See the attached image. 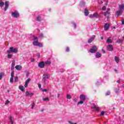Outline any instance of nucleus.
Wrapping results in <instances>:
<instances>
[{
  "label": "nucleus",
  "mask_w": 124,
  "mask_h": 124,
  "mask_svg": "<svg viewBox=\"0 0 124 124\" xmlns=\"http://www.w3.org/2000/svg\"><path fill=\"white\" fill-rule=\"evenodd\" d=\"M124 41V40H121V39H119L118 41H117V42L118 43H122V42H123Z\"/></svg>",
  "instance_id": "obj_37"
},
{
  "label": "nucleus",
  "mask_w": 124,
  "mask_h": 124,
  "mask_svg": "<svg viewBox=\"0 0 124 124\" xmlns=\"http://www.w3.org/2000/svg\"><path fill=\"white\" fill-rule=\"evenodd\" d=\"M112 42H113V41L111 39V37H109L107 40V43L110 44L112 43Z\"/></svg>",
  "instance_id": "obj_18"
},
{
  "label": "nucleus",
  "mask_w": 124,
  "mask_h": 124,
  "mask_svg": "<svg viewBox=\"0 0 124 124\" xmlns=\"http://www.w3.org/2000/svg\"><path fill=\"white\" fill-rule=\"evenodd\" d=\"M122 13H123L122 11L120 10V11H118L116 12V14L117 16H120V15H122Z\"/></svg>",
  "instance_id": "obj_21"
},
{
  "label": "nucleus",
  "mask_w": 124,
  "mask_h": 124,
  "mask_svg": "<svg viewBox=\"0 0 124 124\" xmlns=\"http://www.w3.org/2000/svg\"><path fill=\"white\" fill-rule=\"evenodd\" d=\"M110 93H111L110 92V91H108L106 93V95H110Z\"/></svg>",
  "instance_id": "obj_36"
},
{
  "label": "nucleus",
  "mask_w": 124,
  "mask_h": 124,
  "mask_svg": "<svg viewBox=\"0 0 124 124\" xmlns=\"http://www.w3.org/2000/svg\"><path fill=\"white\" fill-rule=\"evenodd\" d=\"M40 54H39L38 55V57H40Z\"/></svg>",
  "instance_id": "obj_61"
},
{
  "label": "nucleus",
  "mask_w": 124,
  "mask_h": 124,
  "mask_svg": "<svg viewBox=\"0 0 124 124\" xmlns=\"http://www.w3.org/2000/svg\"><path fill=\"white\" fill-rule=\"evenodd\" d=\"M15 68L16 69V70H18V71H20L22 70L23 67H22V66L20 65H17L16 66Z\"/></svg>",
  "instance_id": "obj_14"
},
{
  "label": "nucleus",
  "mask_w": 124,
  "mask_h": 124,
  "mask_svg": "<svg viewBox=\"0 0 124 124\" xmlns=\"http://www.w3.org/2000/svg\"><path fill=\"white\" fill-rule=\"evenodd\" d=\"M120 91V88H116L115 90V92L116 93H119V92Z\"/></svg>",
  "instance_id": "obj_30"
},
{
  "label": "nucleus",
  "mask_w": 124,
  "mask_h": 124,
  "mask_svg": "<svg viewBox=\"0 0 124 124\" xmlns=\"http://www.w3.org/2000/svg\"><path fill=\"white\" fill-rule=\"evenodd\" d=\"M12 66H15V61H13L12 62Z\"/></svg>",
  "instance_id": "obj_40"
},
{
  "label": "nucleus",
  "mask_w": 124,
  "mask_h": 124,
  "mask_svg": "<svg viewBox=\"0 0 124 124\" xmlns=\"http://www.w3.org/2000/svg\"><path fill=\"white\" fill-rule=\"evenodd\" d=\"M90 18H99L100 16L97 13H94L93 14H91L89 15Z\"/></svg>",
  "instance_id": "obj_5"
},
{
  "label": "nucleus",
  "mask_w": 124,
  "mask_h": 124,
  "mask_svg": "<svg viewBox=\"0 0 124 124\" xmlns=\"http://www.w3.org/2000/svg\"><path fill=\"white\" fill-rule=\"evenodd\" d=\"M43 101H49V98L46 97V98H44L43 99Z\"/></svg>",
  "instance_id": "obj_29"
},
{
  "label": "nucleus",
  "mask_w": 124,
  "mask_h": 124,
  "mask_svg": "<svg viewBox=\"0 0 124 124\" xmlns=\"http://www.w3.org/2000/svg\"><path fill=\"white\" fill-rule=\"evenodd\" d=\"M79 98L81 100H86V99H87L86 98V96L85 95H83V94H81L79 96Z\"/></svg>",
  "instance_id": "obj_16"
},
{
  "label": "nucleus",
  "mask_w": 124,
  "mask_h": 124,
  "mask_svg": "<svg viewBox=\"0 0 124 124\" xmlns=\"http://www.w3.org/2000/svg\"><path fill=\"white\" fill-rule=\"evenodd\" d=\"M69 51H70L69 47H67L66 48V52H69Z\"/></svg>",
  "instance_id": "obj_44"
},
{
  "label": "nucleus",
  "mask_w": 124,
  "mask_h": 124,
  "mask_svg": "<svg viewBox=\"0 0 124 124\" xmlns=\"http://www.w3.org/2000/svg\"><path fill=\"white\" fill-rule=\"evenodd\" d=\"M98 48L96 46H93L89 50L90 53H94L96 52H97Z\"/></svg>",
  "instance_id": "obj_4"
},
{
  "label": "nucleus",
  "mask_w": 124,
  "mask_h": 124,
  "mask_svg": "<svg viewBox=\"0 0 124 124\" xmlns=\"http://www.w3.org/2000/svg\"><path fill=\"white\" fill-rule=\"evenodd\" d=\"M11 124H14V122H12Z\"/></svg>",
  "instance_id": "obj_62"
},
{
  "label": "nucleus",
  "mask_w": 124,
  "mask_h": 124,
  "mask_svg": "<svg viewBox=\"0 0 124 124\" xmlns=\"http://www.w3.org/2000/svg\"><path fill=\"white\" fill-rule=\"evenodd\" d=\"M102 50L103 53L104 54H105V50H104V49H102Z\"/></svg>",
  "instance_id": "obj_54"
},
{
  "label": "nucleus",
  "mask_w": 124,
  "mask_h": 124,
  "mask_svg": "<svg viewBox=\"0 0 124 124\" xmlns=\"http://www.w3.org/2000/svg\"><path fill=\"white\" fill-rule=\"evenodd\" d=\"M102 10H106V7L103 6L102 7Z\"/></svg>",
  "instance_id": "obj_47"
},
{
  "label": "nucleus",
  "mask_w": 124,
  "mask_h": 124,
  "mask_svg": "<svg viewBox=\"0 0 124 124\" xmlns=\"http://www.w3.org/2000/svg\"><path fill=\"white\" fill-rule=\"evenodd\" d=\"M15 82H18V77H16L15 78Z\"/></svg>",
  "instance_id": "obj_42"
},
{
  "label": "nucleus",
  "mask_w": 124,
  "mask_h": 124,
  "mask_svg": "<svg viewBox=\"0 0 124 124\" xmlns=\"http://www.w3.org/2000/svg\"><path fill=\"white\" fill-rule=\"evenodd\" d=\"M34 94L33 93H30L29 91H27L25 93L26 96H29L30 97H31Z\"/></svg>",
  "instance_id": "obj_9"
},
{
  "label": "nucleus",
  "mask_w": 124,
  "mask_h": 124,
  "mask_svg": "<svg viewBox=\"0 0 124 124\" xmlns=\"http://www.w3.org/2000/svg\"><path fill=\"white\" fill-rule=\"evenodd\" d=\"M84 15L85 16H88L89 15V10L87 9L84 10Z\"/></svg>",
  "instance_id": "obj_20"
},
{
  "label": "nucleus",
  "mask_w": 124,
  "mask_h": 124,
  "mask_svg": "<svg viewBox=\"0 0 124 124\" xmlns=\"http://www.w3.org/2000/svg\"><path fill=\"white\" fill-rule=\"evenodd\" d=\"M104 113H105V111H102L100 113L101 116H104Z\"/></svg>",
  "instance_id": "obj_45"
},
{
  "label": "nucleus",
  "mask_w": 124,
  "mask_h": 124,
  "mask_svg": "<svg viewBox=\"0 0 124 124\" xmlns=\"http://www.w3.org/2000/svg\"><path fill=\"white\" fill-rule=\"evenodd\" d=\"M7 58L8 59H11V58H12V55L11 54H8L7 55Z\"/></svg>",
  "instance_id": "obj_31"
},
{
  "label": "nucleus",
  "mask_w": 124,
  "mask_h": 124,
  "mask_svg": "<svg viewBox=\"0 0 124 124\" xmlns=\"http://www.w3.org/2000/svg\"><path fill=\"white\" fill-rule=\"evenodd\" d=\"M9 6V1H6L5 2V7L4 8V11H6L7 10V9L8 8V7Z\"/></svg>",
  "instance_id": "obj_8"
},
{
  "label": "nucleus",
  "mask_w": 124,
  "mask_h": 124,
  "mask_svg": "<svg viewBox=\"0 0 124 124\" xmlns=\"http://www.w3.org/2000/svg\"><path fill=\"white\" fill-rule=\"evenodd\" d=\"M38 88H39V89H41V85L40 84H38Z\"/></svg>",
  "instance_id": "obj_50"
},
{
  "label": "nucleus",
  "mask_w": 124,
  "mask_h": 124,
  "mask_svg": "<svg viewBox=\"0 0 124 124\" xmlns=\"http://www.w3.org/2000/svg\"><path fill=\"white\" fill-rule=\"evenodd\" d=\"M45 65L46 64L47 65H49V64H51V62L50 61H46L45 62Z\"/></svg>",
  "instance_id": "obj_24"
},
{
  "label": "nucleus",
  "mask_w": 124,
  "mask_h": 124,
  "mask_svg": "<svg viewBox=\"0 0 124 124\" xmlns=\"http://www.w3.org/2000/svg\"><path fill=\"white\" fill-rule=\"evenodd\" d=\"M33 40H34V41L33 42V45L34 46H37L38 47H43V45H42V44L38 42V38H37V37H35L34 36H33Z\"/></svg>",
  "instance_id": "obj_2"
},
{
  "label": "nucleus",
  "mask_w": 124,
  "mask_h": 124,
  "mask_svg": "<svg viewBox=\"0 0 124 124\" xmlns=\"http://www.w3.org/2000/svg\"><path fill=\"white\" fill-rule=\"evenodd\" d=\"M17 52L18 49L14 48L13 47H10L9 50L7 51V53H8V54H10L11 53H14V54H16L17 53Z\"/></svg>",
  "instance_id": "obj_3"
},
{
  "label": "nucleus",
  "mask_w": 124,
  "mask_h": 124,
  "mask_svg": "<svg viewBox=\"0 0 124 124\" xmlns=\"http://www.w3.org/2000/svg\"><path fill=\"white\" fill-rule=\"evenodd\" d=\"M114 60L117 63H119V62H120V60L119 59V58L117 56H115L114 57Z\"/></svg>",
  "instance_id": "obj_22"
},
{
  "label": "nucleus",
  "mask_w": 124,
  "mask_h": 124,
  "mask_svg": "<svg viewBox=\"0 0 124 124\" xmlns=\"http://www.w3.org/2000/svg\"><path fill=\"white\" fill-rule=\"evenodd\" d=\"M116 82L117 83H120V80H117Z\"/></svg>",
  "instance_id": "obj_60"
},
{
  "label": "nucleus",
  "mask_w": 124,
  "mask_h": 124,
  "mask_svg": "<svg viewBox=\"0 0 124 124\" xmlns=\"http://www.w3.org/2000/svg\"><path fill=\"white\" fill-rule=\"evenodd\" d=\"M10 102H9L8 100H7L5 101V104L6 105H7V104H9Z\"/></svg>",
  "instance_id": "obj_41"
},
{
  "label": "nucleus",
  "mask_w": 124,
  "mask_h": 124,
  "mask_svg": "<svg viewBox=\"0 0 124 124\" xmlns=\"http://www.w3.org/2000/svg\"><path fill=\"white\" fill-rule=\"evenodd\" d=\"M9 120L11 123H13V120H12V116H10L9 117Z\"/></svg>",
  "instance_id": "obj_28"
},
{
  "label": "nucleus",
  "mask_w": 124,
  "mask_h": 124,
  "mask_svg": "<svg viewBox=\"0 0 124 124\" xmlns=\"http://www.w3.org/2000/svg\"><path fill=\"white\" fill-rule=\"evenodd\" d=\"M67 98L68 99H71V98H72V96H71V95L67 94Z\"/></svg>",
  "instance_id": "obj_25"
},
{
  "label": "nucleus",
  "mask_w": 124,
  "mask_h": 124,
  "mask_svg": "<svg viewBox=\"0 0 124 124\" xmlns=\"http://www.w3.org/2000/svg\"><path fill=\"white\" fill-rule=\"evenodd\" d=\"M60 94H58V95H57V97H58V98L60 97Z\"/></svg>",
  "instance_id": "obj_58"
},
{
  "label": "nucleus",
  "mask_w": 124,
  "mask_h": 124,
  "mask_svg": "<svg viewBox=\"0 0 124 124\" xmlns=\"http://www.w3.org/2000/svg\"><path fill=\"white\" fill-rule=\"evenodd\" d=\"M105 124H106V122H105Z\"/></svg>",
  "instance_id": "obj_64"
},
{
  "label": "nucleus",
  "mask_w": 124,
  "mask_h": 124,
  "mask_svg": "<svg viewBox=\"0 0 124 124\" xmlns=\"http://www.w3.org/2000/svg\"><path fill=\"white\" fill-rule=\"evenodd\" d=\"M50 78V75L48 74H44L43 75V78L42 82L43 83V87H46L48 84H49V80L47 79Z\"/></svg>",
  "instance_id": "obj_1"
},
{
  "label": "nucleus",
  "mask_w": 124,
  "mask_h": 124,
  "mask_svg": "<svg viewBox=\"0 0 124 124\" xmlns=\"http://www.w3.org/2000/svg\"><path fill=\"white\" fill-rule=\"evenodd\" d=\"M101 39H102V40H103V39H104L103 37H101Z\"/></svg>",
  "instance_id": "obj_59"
},
{
  "label": "nucleus",
  "mask_w": 124,
  "mask_h": 124,
  "mask_svg": "<svg viewBox=\"0 0 124 124\" xmlns=\"http://www.w3.org/2000/svg\"><path fill=\"white\" fill-rule=\"evenodd\" d=\"M107 49L108 51H113V46L108 45L107 46Z\"/></svg>",
  "instance_id": "obj_15"
},
{
  "label": "nucleus",
  "mask_w": 124,
  "mask_h": 124,
  "mask_svg": "<svg viewBox=\"0 0 124 124\" xmlns=\"http://www.w3.org/2000/svg\"><path fill=\"white\" fill-rule=\"evenodd\" d=\"M101 56H102L101 53L99 52H97L96 53L95 58H101Z\"/></svg>",
  "instance_id": "obj_19"
},
{
  "label": "nucleus",
  "mask_w": 124,
  "mask_h": 124,
  "mask_svg": "<svg viewBox=\"0 0 124 124\" xmlns=\"http://www.w3.org/2000/svg\"><path fill=\"white\" fill-rule=\"evenodd\" d=\"M42 92H47V90L46 89H42Z\"/></svg>",
  "instance_id": "obj_51"
},
{
  "label": "nucleus",
  "mask_w": 124,
  "mask_h": 124,
  "mask_svg": "<svg viewBox=\"0 0 124 124\" xmlns=\"http://www.w3.org/2000/svg\"><path fill=\"white\" fill-rule=\"evenodd\" d=\"M92 108H93L96 111H99L100 110V108L96 107V106L94 104H92Z\"/></svg>",
  "instance_id": "obj_13"
},
{
  "label": "nucleus",
  "mask_w": 124,
  "mask_h": 124,
  "mask_svg": "<svg viewBox=\"0 0 124 124\" xmlns=\"http://www.w3.org/2000/svg\"><path fill=\"white\" fill-rule=\"evenodd\" d=\"M19 89L21 91V92H25V89H24V86H19Z\"/></svg>",
  "instance_id": "obj_23"
},
{
  "label": "nucleus",
  "mask_w": 124,
  "mask_h": 124,
  "mask_svg": "<svg viewBox=\"0 0 124 124\" xmlns=\"http://www.w3.org/2000/svg\"><path fill=\"white\" fill-rule=\"evenodd\" d=\"M68 123H69V124H77V123H74L72 122V121H68Z\"/></svg>",
  "instance_id": "obj_43"
},
{
  "label": "nucleus",
  "mask_w": 124,
  "mask_h": 124,
  "mask_svg": "<svg viewBox=\"0 0 124 124\" xmlns=\"http://www.w3.org/2000/svg\"><path fill=\"white\" fill-rule=\"evenodd\" d=\"M19 15L20 14L17 11H15L12 13V16L14 17V18H19Z\"/></svg>",
  "instance_id": "obj_6"
},
{
  "label": "nucleus",
  "mask_w": 124,
  "mask_h": 124,
  "mask_svg": "<svg viewBox=\"0 0 124 124\" xmlns=\"http://www.w3.org/2000/svg\"><path fill=\"white\" fill-rule=\"evenodd\" d=\"M45 66V63L44 62H41L38 63V67H40V68H44Z\"/></svg>",
  "instance_id": "obj_7"
},
{
  "label": "nucleus",
  "mask_w": 124,
  "mask_h": 124,
  "mask_svg": "<svg viewBox=\"0 0 124 124\" xmlns=\"http://www.w3.org/2000/svg\"><path fill=\"white\" fill-rule=\"evenodd\" d=\"M73 26L74 27L75 29H76L77 25H76V24H75V23L73 22L72 23Z\"/></svg>",
  "instance_id": "obj_35"
},
{
  "label": "nucleus",
  "mask_w": 124,
  "mask_h": 124,
  "mask_svg": "<svg viewBox=\"0 0 124 124\" xmlns=\"http://www.w3.org/2000/svg\"><path fill=\"white\" fill-rule=\"evenodd\" d=\"M3 75H4V74L3 72L0 73V80H1V79H2V76H3Z\"/></svg>",
  "instance_id": "obj_26"
},
{
  "label": "nucleus",
  "mask_w": 124,
  "mask_h": 124,
  "mask_svg": "<svg viewBox=\"0 0 124 124\" xmlns=\"http://www.w3.org/2000/svg\"><path fill=\"white\" fill-rule=\"evenodd\" d=\"M11 70H13V69H14V66H11Z\"/></svg>",
  "instance_id": "obj_49"
},
{
  "label": "nucleus",
  "mask_w": 124,
  "mask_h": 124,
  "mask_svg": "<svg viewBox=\"0 0 124 124\" xmlns=\"http://www.w3.org/2000/svg\"><path fill=\"white\" fill-rule=\"evenodd\" d=\"M119 7L120 10L123 12V11H124V4H122L121 5H119Z\"/></svg>",
  "instance_id": "obj_17"
},
{
  "label": "nucleus",
  "mask_w": 124,
  "mask_h": 124,
  "mask_svg": "<svg viewBox=\"0 0 124 124\" xmlns=\"http://www.w3.org/2000/svg\"><path fill=\"white\" fill-rule=\"evenodd\" d=\"M41 20H42V19L41 18V17L40 16L37 17V21H38V22H40Z\"/></svg>",
  "instance_id": "obj_27"
},
{
  "label": "nucleus",
  "mask_w": 124,
  "mask_h": 124,
  "mask_svg": "<svg viewBox=\"0 0 124 124\" xmlns=\"http://www.w3.org/2000/svg\"><path fill=\"white\" fill-rule=\"evenodd\" d=\"M94 38H95V36H94L91 37L90 39H89L88 43H92V42L94 40Z\"/></svg>",
  "instance_id": "obj_12"
},
{
  "label": "nucleus",
  "mask_w": 124,
  "mask_h": 124,
  "mask_svg": "<svg viewBox=\"0 0 124 124\" xmlns=\"http://www.w3.org/2000/svg\"><path fill=\"white\" fill-rule=\"evenodd\" d=\"M34 106H35V104H34V103H32L31 108L33 109V108H34Z\"/></svg>",
  "instance_id": "obj_38"
},
{
  "label": "nucleus",
  "mask_w": 124,
  "mask_h": 124,
  "mask_svg": "<svg viewBox=\"0 0 124 124\" xmlns=\"http://www.w3.org/2000/svg\"><path fill=\"white\" fill-rule=\"evenodd\" d=\"M4 5V2H0V6L2 7V6H3Z\"/></svg>",
  "instance_id": "obj_32"
},
{
  "label": "nucleus",
  "mask_w": 124,
  "mask_h": 124,
  "mask_svg": "<svg viewBox=\"0 0 124 124\" xmlns=\"http://www.w3.org/2000/svg\"><path fill=\"white\" fill-rule=\"evenodd\" d=\"M104 28L105 31H108V30H109V28H110V24L108 23H105Z\"/></svg>",
  "instance_id": "obj_10"
},
{
  "label": "nucleus",
  "mask_w": 124,
  "mask_h": 124,
  "mask_svg": "<svg viewBox=\"0 0 124 124\" xmlns=\"http://www.w3.org/2000/svg\"><path fill=\"white\" fill-rule=\"evenodd\" d=\"M61 73H63V71H61Z\"/></svg>",
  "instance_id": "obj_63"
},
{
  "label": "nucleus",
  "mask_w": 124,
  "mask_h": 124,
  "mask_svg": "<svg viewBox=\"0 0 124 124\" xmlns=\"http://www.w3.org/2000/svg\"><path fill=\"white\" fill-rule=\"evenodd\" d=\"M13 80H14L13 78V77H11L10 79V83H13Z\"/></svg>",
  "instance_id": "obj_39"
},
{
  "label": "nucleus",
  "mask_w": 124,
  "mask_h": 124,
  "mask_svg": "<svg viewBox=\"0 0 124 124\" xmlns=\"http://www.w3.org/2000/svg\"><path fill=\"white\" fill-rule=\"evenodd\" d=\"M11 77H14V73L13 72H12L11 73Z\"/></svg>",
  "instance_id": "obj_46"
},
{
  "label": "nucleus",
  "mask_w": 124,
  "mask_h": 124,
  "mask_svg": "<svg viewBox=\"0 0 124 124\" xmlns=\"http://www.w3.org/2000/svg\"><path fill=\"white\" fill-rule=\"evenodd\" d=\"M107 14H108V15L110 14V13L109 12V11H107V12L104 13V15L105 16H106V15H107Z\"/></svg>",
  "instance_id": "obj_33"
},
{
  "label": "nucleus",
  "mask_w": 124,
  "mask_h": 124,
  "mask_svg": "<svg viewBox=\"0 0 124 124\" xmlns=\"http://www.w3.org/2000/svg\"><path fill=\"white\" fill-rule=\"evenodd\" d=\"M83 103H84V101H80L79 102H78V105H79L80 104H83Z\"/></svg>",
  "instance_id": "obj_34"
},
{
  "label": "nucleus",
  "mask_w": 124,
  "mask_h": 124,
  "mask_svg": "<svg viewBox=\"0 0 124 124\" xmlns=\"http://www.w3.org/2000/svg\"><path fill=\"white\" fill-rule=\"evenodd\" d=\"M31 81V78H28L25 82V84L24 85L25 88H28V86L29 85V83Z\"/></svg>",
  "instance_id": "obj_11"
},
{
  "label": "nucleus",
  "mask_w": 124,
  "mask_h": 124,
  "mask_svg": "<svg viewBox=\"0 0 124 124\" xmlns=\"http://www.w3.org/2000/svg\"><path fill=\"white\" fill-rule=\"evenodd\" d=\"M34 61H35L34 59H32L31 60V62H34Z\"/></svg>",
  "instance_id": "obj_53"
},
{
  "label": "nucleus",
  "mask_w": 124,
  "mask_h": 124,
  "mask_svg": "<svg viewBox=\"0 0 124 124\" xmlns=\"http://www.w3.org/2000/svg\"><path fill=\"white\" fill-rule=\"evenodd\" d=\"M122 25H124V20L122 21Z\"/></svg>",
  "instance_id": "obj_57"
},
{
  "label": "nucleus",
  "mask_w": 124,
  "mask_h": 124,
  "mask_svg": "<svg viewBox=\"0 0 124 124\" xmlns=\"http://www.w3.org/2000/svg\"><path fill=\"white\" fill-rule=\"evenodd\" d=\"M40 37H41V38H43V34L42 33L40 34Z\"/></svg>",
  "instance_id": "obj_48"
},
{
  "label": "nucleus",
  "mask_w": 124,
  "mask_h": 124,
  "mask_svg": "<svg viewBox=\"0 0 124 124\" xmlns=\"http://www.w3.org/2000/svg\"><path fill=\"white\" fill-rule=\"evenodd\" d=\"M74 102H77V101H78V100L77 99H74Z\"/></svg>",
  "instance_id": "obj_52"
},
{
  "label": "nucleus",
  "mask_w": 124,
  "mask_h": 124,
  "mask_svg": "<svg viewBox=\"0 0 124 124\" xmlns=\"http://www.w3.org/2000/svg\"><path fill=\"white\" fill-rule=\"evenodd\" d=\"M80 4H85V3H84V2H83V1H81V2H80Z\"/></svg>",
  "instance_id": "obj_56"
},
{
  "label": "nucleus",
  "mask_w": 124,
  "mask_h": 124,
  "mask_svg": "<svg viewBox=\"0 0 124 124\" xmlns=\"http://www.w3.org/2000/svg\"><path fill=\"white\" fill-rule=\"evenodd\" d=\"M114 71L116 73H118V70H116V69H114Z\"/></svg>",
  "instance_id": "obj_55"
}]
</instances>
